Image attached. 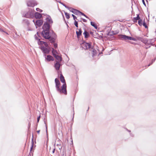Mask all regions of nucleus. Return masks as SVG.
Listing matches in <instances>:
<instances>
[{
    "mask_svg": "<svg viewBox=\"0 0 156 156\" xmlns=\"http://www.w3.org/2000/svg\"><path fill=\"white\" fill-rule=\"evenodd\" d=\"M60 79L62 83H63L62 86L61 87V88H62V89L63 90V88L64 89V88L66 89V82L65 80V79L63 75H62V73H61L60 75Z\"/></svg>",
    "mask_w": 156,
    "mask_h": 156,
    "instance_id": "423d86ee",
    "label": "nucleus"
},
{
    "mask_svg": "<svg viewBox=\"0 0 156 156\" xmlns=\"http://www.w3.org/2000/svg\"><path fill=\"white\" fill-rule=\"evenodd\" d=\"M140 19V18L139 16V14H137V16L136 17L133 18V20L134 23H136L137 22V20H139Z\"/></svg>",
    "mask_w": 156,
    "mask_h": 156,
    "instance_id": "f3484780",
    "label": "nucleus"
},
{
    "mask_svg": "<svg viewBox=\"0 0 156 156\" xmlns=\"http://www.w3.org/2000/svg\"><path fill=\"white\" fill-rule=\"evenodd\" d=\"M146 0L147 2H148V1H147V0Z\"/></svg>",
    "mask_w": 156,
    "mask_h": 156,
    "instance_id": "680f3d73",
    "label": "nucleus"
},
{
    "mask_svg": "<svg viewBox=\"0 0 156 156\" xmlns=\"http://www.w3.org/2000/svg\"><path fill=\"white\" fill-rule=\"evenodd\" d=\"M80 11L77 10L76 9H74V11H72V13H73V14H74L75 15H78L79 13H80Z\"/></svg>",
    "mask_w": 156,
    "mask_h": 156,
    "instance_id": "aec40b11",
    "label": "nucleus"
},
{
    "mask_svg": "<svg viewBox=\"0 0 156 156\" xmlns=\"http://www.w3.org/2000/svg\"><path fill=\"white\" fill-rule=\"evenodd\" d=\"M149 41V43H150V44H151L152 45H153V44L151 43V40H148Z\"/></svg>",
    "mask_w": 156,
    "mask_h": 156,
    "instance_id": "79ce46f5",
    "label": "nucleus"
},
{
    "mask_svg": "<svg viewBox=\"0 0 156 156\" xmlns=\"http://www.w3.org/2000/svg\"><path fill=\"white\" fill-rule=\"evenodd\" d=\"M42 27L43 30L41 33L42 37L46 39H48L51 43L55 42L57 35L54 31L51 29L53 21L50 16L48 15Z\"/></svg>",
    "mask_w": 156,
    "mask_h": 156,
    "instance_id": "f257e3e1",
    "label": "nucleus"
},
{
    "mask_svg": "<svg viewBox=\"0 0 156 156\" xmlns=\"http://www.w3.org/2000/svg\"><path fill=\"white\" fill-rule=\"evenodd\" d=\"M60 62L56 61V62L55 64L54 67L57 70H59L60 66H62V65L60 63Z\"/></svg>",
    "mask_w": 156,
    "mask_h": 156,
    "instance_id": "9d476101",
    "label": "nucleus"
},
{
    "mask_svg": "<svg viewBox=\"0 0 156 156\" xmlns=\"http://www.w3.org/2000/svg\"><path fill=\"white\" fill-rule=\"evenodd\" d=\"M40 130H38V131H37V132L38 133H40Z\"/></svg>",
    "mask_w": 156,
    "mask_h": 156,
    "instance_id": "8fccbe9b",
    "label": "nucleus"
},
{
    "mask_svg": "<svg viewBox=\"0 0 156 156\" xmlns=\"http://www.w3.org/2000/svg\"><path fill=\"white\" fill-rule=\"evenodd\" d=\"M99 37H101V38H102V37L101 36H100Z\"/></svg>",
    "mask_w": 156,
    "mask_h": 156,
    "instance_id": "6e6d98bb",
    "label": "nucleus"
},
{
    "mask_svg": "<svg viewBox=\"0 0 156 156\" xmlns=\"http://www.w3.org/2000/svg\"><path fill=\"white\" fill-rule=\"evenodd\" d=\"M143 4L146 7V5L144 1V0H142Z\"/></svg>",
    "mask_w": 156,
    "mask_h": 156,
    "instance_id": "a19ab883",
    "label": "nucleus"
},
{
    "mask_svg": "<svg viewBox=\"0 0 156 156\" xmlns=\"http://www.w3.org/2000/svg\"><path fill=\"white\" fill-rule=\"evenodd\" d=\"M90 34H93V33L92 31H90Z\"/></svg>",
    "mask_w": 156,
    "mask_h": 156,
    "instance_id": "de8ad7c7",
    "label": "nucleus"
},
{
    "mask_svg": "<svg viewBox=\"0 0 156 156\" xmlns=\"http://www.w3.org/2000/svg\"><path fill=\"white\" fill-rule=\"evenodd\" d=\"M72 143L73 144V140H72Z\"/></svg>",
    "mask_w": 156,
    "mask_h": 156,
    "instance_id": "052dcab7",
    "label": "nucleus"
},
{
    "mask_svg": "<svg viewBox=\"0 0 156 156\" xmlns=\"http://www.w3.org/2000/svg\"><path fill=\"white\" fill-rule=\"evenodd\" d=\"M156 58H155L154 59H153L152 60V61H151V63H150L147 66V67H148L149 66H150L151 65V64H152V63L154 62L155 61V60H156Z\"/></svg>",
    "mask_w": 156,
    "mask_h": 156,
    "instance_id": "c85d7f7f",
    "label": "nucleus"
},
{
    "mask_svg": "<svg viewBox=\"0 0 156 156\" xmlns=\"http://www.w3.org/2000/svg\"><path fill=\"white\" fill-rule=\"evenodd\" d=\"M0 31H3V30H2L0 28Z\"/></svg>",
    "mask_w": 156,
    "mask_h": 156,
    "instance_id": "603ef678",
    "label": "nucleus"
},
{
    "mask_svg": "<svg viewBox=\"0 0 156 156\" xmlns=\"http://www.w3.org/2000/svg\"><path fill=\"white\" fill-rule=\"evenodd\" d=\"M55 148H54L52 151V153H55Z\"/></svg>",
    "mask_w": 156,
    "mask_h": 156,
    "instance_id": "49530a36",
    "label": "nucleus"
},
{
    "mask_svg": "<svg viewBox=\"0 0 156 156\" xmlns=\"http://www.w3.org/2000/svg\"><path fill=\"white\" fill-rule=\"evenodd\" d=\"M35 38L36 40H37L38 41L39 39H40V38H38L37 36L36 35H35Z\"/></svg>",
    "mask_w": 156,
    "mask_h": 156,
    "instance_id": "ea45409f",
    "label": "nucleus"
},
{
    "mask_svg": "<svg viewBox=\"0 0 156 156\" xmlns=\"http://www.w3.org/2000/svg\"><path fill=\"white\" fill-rule=\"evenodd\" d=\"M37 3L34 0H30L28 1L27 2V5L28 6L34 7V6L37 5Z\"/></svg>",
    "mask_w": 156,
    "mask_h": 156,
    "instance_id": "6e6552de",
    "label": "nucleus"
},
{
    "mask_svg": "<svg viewBox=\"0 0 156 156\" xmlns=\"http://www.w3.org/2000/svg\"><path fill=\"white\" fill-rule=\"evenodd\" d=\"M81 15L84 16L86 18L89 19V17L86 15H85L84 13L80 12V13Z\"/></svg>",
    "mask_w": 156,
    "mask_h": 156,
    "instance_id": "473e14b6",
    "label": "nucleus"
},
{
    "mask_svg": "<svg viewBox=\"0 0 156 156\" xmlns=\"http://www.w3.org/2000/svg\"><path fill=\"white\" fill-rule=\"evenodd\" d=\"M34 10L33 9H30L29 11L25 13L24 17L29 18H33L34 17Z\"/></svg>",
    "mask_w": 156,
    "mask_h": 156,
    "instance_id": "20e7f679",
    "label": "nucleus"
},
{
    "mask_svg": "<svg viewBox=\"0 0 156 156\" xmlns=\"http://www.w3.org/2000/svg\"><path fill=\"white\" fill-rule=\"evenodd\" d=\"M145 45H146V46H148V45H149L150 44V43H149V41H148L147 40V43H146L145 44Z\"/></svg>",
    "mask_w": 156,
    "mask_h": 156,
    "instance_id": "37998d69",
    "label": "nucleus"
},
{
    "mask_svg": "<svg viewBox=\"0 0 156 156\" xmlns=\"http://www.w3.org/2000/svg\"><path fill=\"white\" fill-rule=\"evenodd\" d=\"M90 24L92 26L94 27L95 29H98V27L96 23H95L94 22L91 21L90 22Z\"/></svg>",
    "mask_w": 156,
    "mask_h": 156,
    "instance_id": "412c9836",
    "label": "nucleus"
},
{
    "mask_svg": "<svg viewBox=\"0 0 156 156\" xmlns=\"http://www.w3.org/2000/svg\"><path fill=\"white\" fill-rule=\"evenodd\" d=\"M76 20H78V21H80V22H82L81 20H78V19H77Z\"/></svg>",
    "mask_w": 156,
    "mask_h": 156,
    "instance_id": "864d4df0",
    "label": "nucleus"
},
{
    "mask_svg": "<svg viewBox=\"0 0 156 156\" xmlns=\"http://www.w3.org/2000/svg\"><path fill=\"white\" fill-rule=\"evenodd\" d=\"M91 42L87 43L86 42L84 41H83V42L82 43V45L83 48L85 50H87L88 49H90H90L91 48Z\"/></svg>",
    "mask_w": 156,
    "mask_h": 156,
    "instance_id": "39448f33",
    "label": "nucleus"
},
{
    "mask_svg": "<svg viewBox=\"0 0 156 156\" xmlns=\"http://www.w3.org/2000/svg\"><path fill=\"white\" fill-rule=\"evenodd\" d=\"M40 39H38V41L37 42L38 44L39 45H42L43 44H44L43 42H44V41H40Z\"/></svg>",
    "mask_w": 156,
    "mask_h": 156,
    "instance_id": "b1692460",
    "label": "nucleus"
},
{
    "mask_svg": "<svg viewBox=\"0 0 156 156\" xmlns=\"http://www.w3.org/2000/svg\"><path fill=\"white\" fill-rule=\"evenodd\" d=\"M142 25L145 27L146 28H148V27L147 26V24H146V23L145 22V21H144L143 23V24H142Z\"/></svg>",
    "mask_w": 156,
    "mask_h": 156,
    "instance_id": "cd10ccee",
    "label": "nucleus"
},
{
    "mask_svg": "<svg viewBox=\"0 0 156 156\" xmlns=\"http://www.w3.org/2000/svg\"><path fill=\"white\" fill-rule=\"evenodd\" d=\"M55 88L57 91L60 94L63 93L65 95L67 94V91L66 88L61 89L60 88V83L59 80L57 78H56L55 80Z\"/></svg>",
    "mask_w": 156,
    "mask_h": 156,
    "instance_id": "f03ea898",
    "label": "nucleus"
},
{
    "mask_svg": "<svg viewBox=\"0 0 156 156\" xmlns=\"http://www.w3.org/2000/svg\"><path fill=\"white\" fill-rule=\"evenodd\" d=\"M45 125H46V132L47 133V136H48V134H47V126L46 124H45Z\"/></svg>",
    "mask_w": 156,
    "mask_h": 156,
    "instance_id": "a18cd8bd",
    "label": "nucleus"
},
{
    "mask_svg": "<svg viewBox=\"0 0 156 156\" xmlns=\"http://www.w3.org/2000/svg\"><path fill=\"white\" fill-rule=\"evenodd\" d=\"M36 19H40L42 17V14L37 12H35L34 15Z\"/></svg>",
    "mask_w": 156,
    "mask_h": 156,
    "instance_id": "ddd939ff",
    "label": "nucleus"
},
{
    "mask_svg": "<svg viewBox=\"0 0 156 156\" xmlns=\"http://www.w3.org/2000/svg\"><path fill=\"white\" fill-rule=\"evenodd\" d=\"M53 45H54V47L56 49L57 48V47H58V44H57V43H54L53 44Z\"/></svg>",
    "mask_w": 156,
    "mask_h": 156,
    "instance_id": "c9c22d12",
    "label": "nucleus"
},
{
    "mask_svg": "<svg viewBox=\"0 0 156 156\" xmlns=\"http://www.w3.org/2000/svg\"><path fill=\"white\" fill-rule=\"evenodd\" d=\"M89 107H88V110H87V111H88V110H89Z\"/></svg>",
    "mask_w": 156,
    "mask_h": 156,
    "instance_id": "13d9d810",
    "label": "nucleus"
},
{
    "mask_svg": "<svg viewBox=\"0 0 156 156\" xmlns=\"http://www.w3.org/2000/svg\"><path fill=\"white\" fill-rule=\"evenodd\" d=\"M72 16H73V19L75 20L76 19H77V18L76 17V16H75L73 14H72Z\"/></svg>",
    "mask_w": 156,
    "mask_h": 156,
    "instance_id": "4c0bfd02",
    "label": "nucleus"
},
{
    "mask_svg": "<svg viewBox=\"0 0 156 156\" xmlns=\"http://www.w3.org/2000/svg\"><path fill=\"white\" fill-rule=\"evenodd\" d=\"M24 21H25L26 22V23L27 24V25H28L29 24V23H30L27 20V19L24 20Z\"/></svg>",
    "mask_w": 156,
    "mask_h": 156,
    "instance_id": "e433bc0d",
    "label": "nucleus"
},
{
    "mask_svg": "<svg viewBox=\"0 0 156 156\" xmlns=\"http://www.w3.org/2000/svg\"><path fill=\"white\" fill-rule=\"evenodd\" d=\"M119 38L121 40L127 41L131 40L136 41V39L133 37L128 36L125 35L119 34L118 35Z\"/></svg>",
    "mask_w": 156,
    "mask_h": 156,
    "instance_id": "7ed1b4c3",
    "label": "nucleus"
},
{
    "mask_svg": "<svg viewBox=\"0 0 156 156\" xmlns=\"http://www.w3.org/2000/svg\"><path fill=\"white\" fill-rule=\"evenodd\" d=\"M60 4H61L63 6H64L66 8H68V6H67V5H66L65 4H64V3H63V2H61V1H60V2H58Z\"/></svg>",
    "mask_w": 156,
    "mask_h": 156,
    "instance_id": "7c9ffc66",
    "label": "nucleus"
},
{
    "mask_svg": "<svg viewBox=\"0 0 156 156\" xmlns=\"http://www.w3.org/2000/svg\"><path fill=\"white\" fill-rule=\"evenodd\" d=\"M82 20L84 22H86L87 21V20H86L85 19L81 18Z\"/></svg>",
    "mask_w": 156,
    "mask_h": 156,
    "instance_id": "c03bdc74",
    "label": "nucleus"
},
{
    "mask_svg": "<svg viewBox=\"0 0 156 156\" xmlns=\"http://www.w3.org/2000/svg\"><path fill=\"white\" fill-rule=\"evenodd\" d=\"M130 135L131 136H133L132 135H131V133H130Z\"/></svg>",
    "mask_w": 156,
    "mask_h": 156,
    "instance_id": "4d7b16f0",
    "label": "nucleus"
},
{
    "mask_svg": "<svg viewBox=\"0 0 156 156\" xmlns=\"http://www.w3.org/2000/svg\"><path fill=\"white\" fill-rule=\"evenodd\" d=\"M150 47H151V46H147V47H146V49H147V48H150Z\"/></svg>",
    "mask_w": 156,
    "mask_h": 156,
    "instance_id": "09e8293b",
    "label": "nucleus"
},
{
    "mask_svg": "<svg viewBox=\"0 0 156 156\" xmlns=\"http://www.w3.org/2000/svg\"><path fill=\"white\" fill-rule=\"evenodd\" d=\"M126 130L129 132H131L130 130L128 129H126Z\"/></svg>",
    "mask_w": 156,
    "mask_h": 156,
    "instance_id": "3c124183",
    "label": "nucleus"
},
{
    "mask_svg": "<svg viewBox=\"0 0 156 156\" xmlns=\"http://www.w3.org/2000/svg\"><path fill=\"white\" fill-rule=\"evenodd\" d=\"M142 22V20L141 19H140L138 21V23L140 26H142V25L143 23Z\"/></svg>",
    "mask_w": 156,
    "mask_h": 156,
    "instance_id": "a878e982",
    "label": "nucleus"
},
{
    "mask_svg": "<svg viewBox=\"0 0 156 156\" xmlns=\"http://www.w3.org/2000/svg\"><path fill=\"white\" fill-rule=\"evenodd\" d=\"M78 31H77L76 32V35L78 38L81 35L82 32V30L81 28L79 29H78Z\"/></svg>",
    "mask_w": 156,
    "mask_h": 156,
    "instance_id": "2eb2a0df",
    "label": "nucleus"
},
{
    "mask_svg": "<svg viewBox=\"0 0 156 156\" xmlns=\"http://www.w3.org/2000/svg\"><path fill=\"white\" fill-rule=\"evenodd\" d=\"M32 145L30 147V153H29V156H31V155H32V153L31 151L32 150L33 148L34 147V134L33 133L32 134Z\"/></svg>",
    "mask_w": 156,
    "mask_h": 156,
    "instance_id": "9b49d317",
    "label": "nucleus"
},
{
    "mask_svg": "<svg viewBox=\"0 0 156 156\" xmlns=\"http://www.w3.org/2000/svg\"><path fill=\"white\" fill-rule=\"evenodd\" d=\"M67 9H68L70 12H72V11H73L74 10V9L73 8L71 7H69L68 6V8Z\"/></svg>",
    "mask_w": 156,
    "mask_h": 156,
    "instance_id": "bb28decb",
    "label": "nucleus"
},
{
    "mask_svg": "<svg viewBox=\"0 0 156 156\" xmlns=\"http://www.w3.org/2000/svg\"><path fill=\"white\" fill-rule=\"evenodd\" d=\"M83 34L84 35V37L86 38H88L90 36L89 34L86 30H84V32L83 33Z\"/></svg>",
    "mask_w": 156,
    "mask_h": 156,
    "instance_id": "dca6fc26",
    "label": "nucleus"
},
{
    "mask_svg": "<svg viewBox=\"0 0 156 156\" xmlns=\"http://www.w3.org/2000/svg\"><path fill=\"white\" fill-rule=\"evenodd\" d=\"M91 49H92V57H94V56H95L96 55L97 51L94 48H92Z\"/></svg>",
    "mask_w": 156,
    "mask_h": 156,
    "instance_id": "4be33fe9",
    "label": "nucleus"
},
{
    "mask_svg": "<svg viewBox=\"0 0 156 156\" xmlns=\"http://www.w3.org/2000/svg\"><path fill=\"white\" fill-rule=\"evenodd\" d=\"M74 113H73V115H74ZM73 117H74V115L73 116Z\"/></svg>",
    "mask_w": 156,
    "mask_h": 156,
    "instance_id": "bf43d9fd",
    "label": "nucleus"
},
{
    "mask_svg": "<svg viewBox=\"0 0 156 156\" xmlns=\"http://www.w3.org/2000/svg\"><path fill=\"white\" fill-rule=\"evenodd\" d=\"M118 32L114 33V31H112L111 32H108L107 35L111 36L117 34Z\"/></svg>",
    "mask_w": 156,
    "mask_h": 156,
    "instance_id": "6ab92c4d",
    "label": "nucleus"
},
{
    "mask_svg": "<svg viewBox=\"0 0 156 156\" xmlns=\"http://www.w3.org/2000/svg\"><path fill=\"white\" fill-rule=\"evenodd\" d=\"M42 33V32L41 33H39L38 32H37V36L39 37V38H40L41 37L40 36V35H41L42 36V35L41 34V33Z\"/></svg>",
    "mask_w": 156,
    "mask_h": 156,
    "instance_id": "f704fd0d",
    "label": "nucleus"
},
{
    "mask_svg": "<svg viewBox=\"0 0 156 156\" xmlns=\"http://www.w3.org/2000/svg\"><path fill=\"white\" fill-rule=\"evenodd\" d=\"M64 13L66 18L68 19L70 18L69 14L67 12H64Z\"/></svg>",
    "mask_w": 156,
    "mask_h": 156,
    "instance_id": "393cba45",
    "label": "nucleus"
},
{
    "mask_svg": "<svg viewBox=\"0 0 156 156\" xmlns=\"http://www.w3.org/2000/svg\"><path fill=\"white\" fill-rule=\"evenodd\" d=\"M53 56L56 59V60H58L57 61L58 62H61L62 61V58L61 56L54 54L53 55Z\"/></svg>",
    "mask_w": 156,
    "mask_h": 156,
    "instance_id": "4468645a",
    "label": "nucleus"
},
{
    "mask_svg": "<svg viewBox=\"0 0 156 156\" xmlns=\"http://www.w3.org/2000/svg\"><path fill=\"white\" fill-rule=\"evenodd\" d=\"M33 21L34 23L36 28H37V26L40 27L42 25L43 23V20L41 19L37 20L35 21L34 20H33Z\"/></svg>",
    "mask_w": 156,
    "mask_h": 156,
    "instance_id": "1a4fd4ad",
    "label": "nucleus"
},
{
    "mask_svg": "<svg viewBox=\"0 0 156 156\" xmlns=\"http://www.w3.org/2000/svg\"><path fill=\"white\" fill-rule=\"evenodd\" d=\"M74 24L76 27H78V22L76 21V20H75Z\"/></svg>",
    "mask_w": 156,
    "mask_h": 156,
    "instance_id": "2f4dec72",
    "label": "nucleus"
},
{
    "mask_svg": "<svg viewBox=\"0 0 156 156\" xmlns=\"http://www.w3.org/2000/svg\"><path fill=\"white\" fill-rule=\"evenodd\" d=\"M39 48L41 50L42 52L44 53V56H46V54H49L50 51L49 48H48L43 46L39 47Z\"/></svg>",
    "mask_w": 156,
    "mask_h": 156,
    "instance_id": "0eeeda50",
    "label": "nucleus"
},
{
    "mask_svg": "<svg viewBox=\"0 0 156 156\" xmlns=\"http://www.w3.org/2000/svg\"><path fill=\"white\" fill-rule=\"evenodd\" d=\"M40 117H41V115H40L39 116H38L37 118V122H38L39 121V120H40Z\"/></svg>",
    "mask_w": 156,
    "mask_h": 156,
    "instance_id": "58836bf2",
    "label": "nucleus"
},
{
    "mask_svg": "<svg viewBox=\"0 0 156 156\" xmlns=\"http://www.w3.org/2000/svg\"><path fill=\"white\" fill-rule=\"evenodd\" d=\"M45 58V59L48 62L50 61H53L54 60V58L50 55H47V57L44 56Z\"/></svg>",
    "mask_w": 156,
    "mask_h": 156,
    "instance_id": "f8f14e48",
    "label": "nucleus"
},
{
    "mask_svg": "<svg viewBox=\"0 0 156 156\" xmlns=\"http://www.w3.org/2000/svg\"><path fill=\"white\" fill-rule=\"evenodd\" d=\"M36 10L37 12H42L43 11V10L40 9L39 8H37L36 9Z\"/></svg>",
    "mask_w": 156,
    "mask_h": 156,
    "instance_id": "72a5a7b5",
    "label": "nucleus"
},
{
    "mask_svg": "<svg viewBox=\"0 0 156 156\" xmlns=\"http://www.w3.org/2000/svg\"><path fill=\"white\" fill-rule=\"evenodd\" d=\"M139 40H140L142 42L144 43L145 44L146 43H147V40L146 38H143L141 37H140Z\"/></svg>",
    "mask_w": 156,
    "mask_h": 156,
    "instance_id": "a211bd4d",
    "label": "nucleus"
},
{
    "mask_svg": "<svg viewBox=\"0 0 156 156\" xmlns=\"http://www.w3.org/2000/svg\"><path fill=\"white\" fill-rule=\"evenodd\" d=\"M43 44L45 46V47L46 48V47H47V48L49 47L48 44L47 42L44 41V42H43Z\"/></svg>",
    "mask_w": 156,
    "mask_h": 156,
    "instance_id": "c756f323",
    "label": "nucleus"
},
{
    "mask_svg": "<svg viewBox=\"0 0 156 156\" xmlns=\"http://www.w3.org/2000/svg\"><path fill=\"white\" fill-rule=\"evenodd\" d=\"M52 55H57L58 54V53L57 51L55 50L53 48H52Z\"/></svg>",
    "mask_w": 156,
    "mask_h": 156,
    "instance_id": "5701e85b",
    "label": "nucleus"
},
{
    "mask_svg": "<svg viewBox=\"0 0 156 156\" xmlns=\"http://www.w3.org/2000/svg\"><path fill=\"white\" fill-rule=\"evenodd\" d=\"M107 27H107V26H106L105 27V29H106Z\"/></svg>",
    "mask_w": 156,
    "mask_h": 156,
    "instance_id": "5fc2aeb1",
    "label": "nucleus"
}]
</instances>
